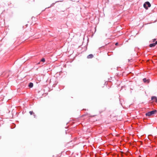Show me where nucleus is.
I'll return each instance as SVG.
<instances>
[{"instance_id": "nucleus-1", "label": "nucleus", "mask_w": 157, "mask_h": 157, "mask_svg": "<svg viewBox=\"0 0 157 157\" xmlns=\"http://www.w3.org/2000/svg\"><path fill=\"white\" fill-rule=\"evenodd\" d=\"M157 111L156 110H154L150 112H148L146 114V116H150L156 113Z\"/></svg>"}, {"instance_id": "nucleus-2", "label": "nucleus", "mask_w": 157, "mask_h": 157, "mask_svg": "<svg viewBox=\"0 0 157 157\" xmlns=\"http://www.w3.org/2000/svg\"><path fill=\"white\" fill-rule=\"evenodd\" d=\"M151 6L150 3L148 2H146L144 5V6L146 9H148V7H150Z\"/></svg>"}, {"instance_id": "nucleus-3", "label": "nucleus", "mask_w": 157, "mask_h": 157, "mask_svg": "<svg viewBox=\"0 0 157 157\" xmlns=\"http://www.w3.org/2000/svg\"><path fill=\"white\" fill-rule=\"evenodd\" d=\"M156 44H157V41H156L155 43L150 44L149 45V46L150 47H152L155 46Z\"/></svg>"}, {"instance_id": "nucleus-4", "label": "nucleus", "mask_w": 157, "mask_h": 157, "mask_svg": "<svg viewBox=\"0 0 157 157\" xmlns=\"http://www.w3.org/2000/svg\"><path fill=\"white\" fill-rule=\"evenodd\" d=\"M151 99L153 101H154L156 102L157 101V98L155 96H152L151 97Z\"/></svg>"}, {"instance_id": "nucleus-5", "label": "nucleus", "mask_w": 157, "mask_h": 157, "mask_svg": "<svg viewBox=\"0 0 157 157\" xmlns=\"http://www.w3.org/2000/svg\"><path fill=\"white\" fill-rule=\"evenodd\" d=\"M93 57V56L92 54H91L88 55L87 56V58L88 59H91Z\"/></svg>"}, {"instance_id": "nucleus-6", "label": "nucleus", "mask_w": 157, "mask_h": 157, "mask_svg": "<svg viewBox=\"0 0 157 157\" xmlns=\"http://www.w3.org/2000/svg\"><path fill=\"white\" fill-rule=\"evenodd\" d=\"M143 81L144 82H147V83H148L149 82V81L148 79H147L146 78H144L143 79Z\"/></svg>"}, {"instance_id": "nucleus-7", "label": "nucleus", "mask_w": 157, "mask_h": 157, "mask_svg": "<svg viewBox=\"0 0 157 157\" xmlns=\"http://www.w3.org/2000/svg\"><path fill=\"white\" fill-rule=\"evenodd\" d=\"M33 86V84L32 82H30L29 85V86L30 88H32Z\"/></svg>"}, {"instance_id": "nucleus-8", "label": "nucleus", "mask_w": 157, "mask_h": 157, "mask_svg": "<svg viewBox=\"0 0 157 157\" xmlns=\"http://www.w3.org/2000/svg\"><path fill=\"white\" fill-rule=\"evenodd\" d=\"M29 113L31 115H32L33 114H34L33 112V111H29Z\"/></svg>"}, {"instance_id": "nucleus-9", "label": "nucleus", "mask_w": 157, "mask_h": 157, "mask_svg": "<svg viewBox=\"0 0 157 157\" xmlns=\"http://www.w3.org/2000/svg\"><path fill=\"white\" fill-rule=\"evenodd\" d=\"M45 61V59L44 58H42L41 60V61L44 62Z\"/></svg>"}, {"instance_id": "nucleus-10", "label": "nucleus", "mask_w": 157, "mask_h": 157, "mask_svg": "<svg viewBox=\"0 0 157 157\" xmlns=\"http://www.w3.org/2000/svg\"><path fill=\"white\" fill-rule=\"evenodd\" d=\"M156 40V39H153V42H154Z\"/></svg>"}, {"instance_id": "nucleus-11", "label": "nucleus", "mask_w": 157, "mask_h": 157, "mask_svg": "<svg viewBox=\"0 0 157 157\" xmlns=\"http://www.w3.org/2000/svg\"><path fill=\"white\" fill-rule=\"evenodd\" d=\"M118 44V43H116V44H115V45H117Z\"/></svg>"}]
</instances>
